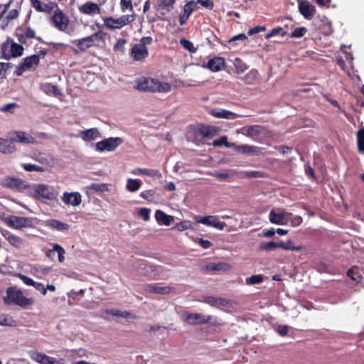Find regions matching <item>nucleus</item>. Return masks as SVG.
I'll return each mask as SVG.
<instances>
[{"instance_id": "obj_17", "label": "nucleus", "mask_w": 364, "mask_h": 364, "mask_svg": "<svg viewBox=\"0 0 364 364\" xmlns=\"http://www.w3.org/2000/svg\"><path fill=\"white\" fill-rule=\"evenodd\" d=\"M3 185L4 187L17 191L24 190L27 186L24 181L11 176H6L4 178Z\"/></svg>"}, {"instance_id": "obj_8", "label": "nucleus", "mask_w": 364, "mask_h": 364, "mask_svg": "<svg viewBox=\"0 0 364 364\" xmlns=\"http://www.w3.org/2000/svg\"><path fill=\"white\" fill-rule=\"evenodd\" d=\"M123 140L120 137H109L108 139L98 141L96 144V149L100 152L107 151H112L117 146L122 144Z\"/></svg>"}, {"instance_id": "obj_51", "label": "nucleus", "mask_w": 364, "mask_h": 364, "mask_svg": "<svg viewBox=\"0 0 364 364\" xmlns=\"http://www.w3.org/2000/svg\"><path fill=\"white\" fill-rule=\"evenodd\" d=\"M175 2L176 0H159V6L161 9L170 11L173 9Z\"/></svg>"}, {"instance_id": "obj_20", "label": "nucleus", "mask_w": 364, "mask_h": 364, "mask_svg": "<svg viewBox=\"0 0 364 364\" xmlns=\"http://www.w3.org/2000/svg\"><path fill=\"white\" fill-rule=\"evenodd\" d=\"M197 8L196 2L193 0L188 1L183 8V14L179 16V24L181 26L186 23V21L193 11Z\"/></svg>"}, {"instance_id": "obj_2", "label": "nucleus", "mask_w": 364, "mask_h": 364, "mask_svg": "<svg viewBox=\"0 0 364 364\" xmlns=\"http://www.w3.org/2000/svg\"><path fill=\"white\" fill-rule=\"evenodd\" d=\"M107 37H109L108 33L100 30L91 36L75 40L73 41V43L80 50L85 51L91 47H98L100 44L105 45Z\"/></svg>"}, {"instance_id": "obj_14", "label": "nucleus", "mask_w": 364, "mask_h": 364, "mask_svg": "<svg viewBox=\"0 0 364 364\" xmlns=\"http://www.w3.org/2000/svg\"><path fill=\"white\" fill-rule=\"evenodd\" d=\"M292 216V213L287 212L276 213L274 210H272L269 215V220L272 223L277 225H286L289 222L290 218Z\"/></svg>"}, {"instance_id": "obj_43", "label": "nucleus", "mask_w": 364, "mask_h": 364, "mask_svg": "<svg viewBox=\"0 0 364 364\" xmlns=\"http://www.w3.org/2000/svg\"><path fill=\"white\" fill-rule=\"evenodd\" d=\"M226 266H227V264H225V263H221V262L213 263V262H211V263L207 264L204 267H203V270H205V271H208V272L220 271V270H224L225 267Z\"/></svg>"}, {"instance_id": "obj_61", "label": "nucleus", "mask_w": 364, "mask_h": 364, "mask_svg": "<svg viewBox=\"0 0 364 364\" xmlns=\"http://www.w3.org/2000/svg\"><path fill=\"white\" fill-rule=\"evenodd\" d=\"M289 221L292 226L296 227V226L300 225L302 223L303 219L301 216H298V215L294 216L292 215V216L289 219Z\"/></svg>"}, {"instance_id": "obj_60", "label": "nucleus", "mask_w": 364, "mask_h": 364, "mask_svg": "<svg viewBox=\"0 0 364 364\" xmlns=\"http://www.w3.org/2000/svg\"><path fill=\"white\" fill-rule=\"evenodd\" d=\"M119 23H121L122 28L123 26H124L125 25L131 23L134 20L132 16H131L129 15L122 16L120 18H119Z\"/></svg>"}, {"instance_id": "obj_55", "label": "nucleus", "mask_w": 364, "mask_h": 364, "mask_svg": "<svg viewBox=\"0 0 364 364\" xmlns=\"http://www.w3.org/2000/svg\"><path fill=\"white\" fill-rule=\"evenodd\" d=\"M144 176H149L156 178H160L162 176L161 172L159 170L150 168H144Z\"/></svg>"}, {"instance_id": "obj_11", "label": "nucleus", "mask_w": 364, "mask_h": 364, "mask_svg": "<svg viewBox=\"0 0 364 364\" xmlns=\"http://www.w3.org/2000/svg\"><path fill=\"white\" fill-rule=\"evenodd\" d=\"M10 139L13 142L21 144H35L36 139L30 134L23 131H13L9 134Z\"/></svg>"}, {"instance_id": "obj_47", "label": "nucleus", "mask_w": 364, "mask_h": 364, "mask_svg": "<svg viewBox=\"0 0 364 364\" xmlns=\"http://www.w3.org/2000/svg\"><path fill=\"white\" fill-rule=\"evenodd\" d=\"M347 276L349 277L352 280L355 281L356 282H360L363 277L359 274L358 272H355V267L350 268L347 271Z\"/></svg>"}, {"instance_id": "obj_64", "label": "nucleus", "mask_w": 364, "mask_h": 364, "mask_svg": "<svg viewBox=\"0 0 364 364\" xmlns=\"http://www.w3.org/2000/svg\"><path fill=\"white\" fill-rule=\"evenodd\" d=\"M33 287L41 291V293L43 294V295H46V293H47V289L44 287V285L42 284V283H40V282H35L34 285H33Z\"/></svg>"}, {"instance_id": "obj_30", "label": "nucleus", "mask_w": 364, "mask_h": 364, "mask_svg": "<svg viewBox=\"0 0 364 364\" xmlns=\"http://www.w3.org/2000/svg\"><path fill=\"white\" fill-rule=\"evenodd\" d=\"M16 146L13 144V141L1 138L0 141V152L6 154H12L16 151Z\"/></svg>"}, {"instance_id": "obj_4", "label": "nucleus", "mask_w": 364, "mask_h": 364, "mask_svg": "<svg viewBox=\"0 0 364 364\" xmlns=\"http://www.w3.org/2000/svg\"><path fill=\"white\" fill-rule=\"evenodd\" d=\"M35 197L39 200H55L58 197V192L53 187L45 185L37 184L33 188Z\"/></svg>"}, {"instance_id": "obj_52", "label": "nucleus", "mask_w": 364, "mask_h": 364, "mask_svg": "<svg viewBox=\"0 0 364 364\" xmlns=\"http://www.w3.org/2000/svg\"><path fill=\"white\" fill-rule=\"evenodd\" d=\"M307 33V29L305 27L296 28L290 34L291 38H302Z\"/></svg>"}, {"instance_id": "obj_10", "label": "nucleus", "mask_w": 364, "mask_h": 364, "mask_svg": "<svg viewBox=\"0 0 364 364\" xmlns=\"http://www.w3.org/2000/svg\"><path fill=\"white\" fill-rule=\"evenodd\" d=\"M39 55L36 54L25 58L23 63L18 67L16 75L20 76L24 71L34 68L39 64Z\"/></svg>"}, {"instance_id": "obj_39", "label": "nucleus", "mask_w": 364, "mask_h": 364, "mask_svg": "<svg viewBox=\"0 0 364 364\" xmlns=\"http://www.w3.org/2000/svg\"><path fill=\"white\" fill-rule=\"evenodd\" d=\"M263 127L260 125H252L246 128V135L250 137L257 136L263 132Z\"/></svg>"}, {"instance_id": "obj_40", "label": "nucleus", "mask_w": 364, "mask_h": 364, "mask_svg": "<svg viewBox=\"0 0 364 364\" xmlns=\"http://www.w3.org/2000/svg\"><path fill=\"white\" fill-rule=\"evenodd\" d=\"M208 145H213L215 147H219L221 146H225L228 148H233L234 143H230L228 141L227 136H223L219 139L213 140L212 143H206Z\"/></svg>"}, {"instance_id": "obj_45", "label": "nucleus", "mask_w": 364, "mask_h": 364, "mask_svg": "<svg viewBox=\"0 0 364 364\" xmlns=\"http://www.w3.org/2000/svg\"><path fill=\"white\" fill-rule=\"evenodd\" d=\"M357 144L359 152L364 154V128L359 129L357 133Z\"/></svg>"}, {"instance_id": "obj_16", "label": "nucleus", "mask_w": 364, "mask_h": 364, "mask_svg": "<svg viewBox=\"0 0 364 364\" xmlns=\"http://www.w3.org/2000/svg\"><path fill=\"white\" fill-rule=\"evenodd\" d=\"M149 52L144 43L135 44L131 50V56L134 60H142L148 56Z\"/></svg>"}, {"instance_id": "obj_7", "label": "nucleus", "mask_w": 364, "mask_h": 364, "mask_svg": "<svg viewBox=\"0 0 364 364\" xmlns=\"http://www.w3.org/2000/svg\"><path fill=\"white\" fill-rule=\"evenodd\" d=\"M219 128L215 126L200 124L193 129V135L201 140L211 139L219 133Z\"/></svg>"}, {"instance_id": "obj_13", "label": "nucleus", "mask_w": 364, "mask_h": 364, "mask_svg": "<svg viewBox=\"0 0 364 364\" xmlns=\"http://www.w3.org/2000/svg\"><path fill=\"white\" fill-rule=\"evenodd\" d=\"M211 319V316H205L200 313H188L185 321L190 325H197L208 323Z\"/></svg>"}, {"instance_id": "obj_19", "label": "nucleus", "mask_w": 364, "mask_h": 364, "mask_svg": "<svg viewBox=\"0 0 364 364\" xmlns=\"http://www.w3.org/2000/svg\"><path fill=\"white\" fill-rule=\"evenodd\" d=\"M62 201L66 205L78 206L82 203V196L78 192H65L62 196Z\"/></svg>"}, {"instance_id": "obj_23", "label": "nucleus", "mask_w": 364, "mask_h": 364, "mask_svg": "<svg viewBox=\"0 0 364 364\" xmlns=\"http://www.w3.org/2000/svg\"><path fill=\"white\" fill-rule=\"evenodd\" d=\"M299 10L301 14L306 19H311L316 12L315 7L309 1L299 2Z\"/></svg>"}, {"instance_id": "obj_6", "label": "nucleus", "mask_w": 364, "mask_h": 364, "mask_svg": "<svg viewBox=\"0 0 364 364\" xmlns=\"http://www.w3.org/2000/svg\"><path fill=\"white\" fill-rule=\"evenodd\" d=\"M2 220L7 226L16 230H21L25 228H31L33 225L31 220L26 217L11 215L7 217H3Z\"/></svg>"}, {"instance_id": "obj_57", "label": "nucleus", "mask_w": 364, "mask_h": 364, "mask_svg": "<svg viewBox=\"0 0 364 364\" xmlns=\"http://www.w3.org/2000/svg\"><path fill=\"white\" fill-rule=\"evenodd\" d=\"M127 40L124 38H119L117 43L114 45L113 48L115 51H124V46L127 43Z\"/></svg>"}, {"instance_id": "obj_3", "label": "nucleus", "mask_w": 364, "mask_h": 364, "mask_svg": "<svg viewBox=\"0 0 364 364\" xmlns=\"http://www.w3.org/2000/svg\"><path fill=\"white\" fill-rule=\"evenodd\" d=\"M4 301L7 305L15 304L21 307H26L33 302L31 298H26L23 292L15 287H9L6 289V296L4 297Z\"/></svg>"}, {"instance_id": "obj_22", "label": "nucleus", "mask_w": 364, "mask_h": 364, "mask_svg": "<svg viewBox=\"0 0 364 364\" xmlns=\"http://www.w3.org/2000/svg\"><path fill=\"white\" fill-rule=\"evenodd\" d=\"M1 232L4 237L13 247L16 248H21L23 246V240L21 237L16 236L11 233L9 230L4 229L1 230Z\"/></svg>"}, {"instance_id": "obj_42", "label": "nucleus", "mask_w": 364, "mask_h": 364, "mask_svg": "<svg viewBox=\"0 0 364 364\" xmlns=\"http://www.w3.org/2000/svg\"><path fill=\"white\" fill-rule=\"evenodd\" d=\"M141 187V181L138 179L128 178L126 188L130 192H135Z\"/></svg>"}, {"instance_id": "obj_48", "label": "nucleus", "mask_w": 364, "mask_h": 364, "mask_svg": "<svg viewBox=\"0 0 364 364\" xmlns=\"http://www.w3.org/2000/svg\"><path fill=\"white\" fill-rule=\"evenodd\" d=\"M264 280V277L262 274H254L250 277L246 279V284L247 285H254L262 283Z\"/></svg>"}, {"instance_id": "obj_56", "label": "nucleus", "mask_w": 364, "mask_h": 364, "mask_svg": "<svg viewBox=\"0 0 364 364\" xmlns=\"http://www.w3.org/2000/svg\"><path fill=\"white\" fill-rule=\"evenodd\" d=\"M283 250L291 251H301L303 250V247L301 245H294L292 241L287 240V242H285V245L284 247H283Z\"/></svg>"}, {"instance_id": "obj_33", "label": "nucleus", "mask_w": 364, "mask_h": 364, "mask_svg": "<svg viewBox=\"0 0 364 364\" xmlns=\"http://www.w3.org/2000/svg\"><path fill=\"white\" fill-rule=\"evenodd\" d=\"M24 48L21 43H16L13 41L11 43L10 46V54L9 55L11 58H17L23 55Z\"/></svg>"}, {"instance_id": "obj_1", "label": "nucleus", "mask_w": 364, "mask_h": 364, "mask_svg": "<svg viewBox=\"0 0 364 364\" xmlns=\"http://www.w3.org/2000/svg\"><path fill=\"white\" fill-rule=\"evenodd\" d=\"M136 88L144 92H168L171 90V85L154 78L143 77L138 80Z\"/></svg>"}, {"instance_id": "obj_15", "label": "nucleus", "mask_w": 364, "mask_h": 364, "mask_svg": "<svg viewBox=\"0 0 364 364\" xmlns=\"http://www.w3.org/2000/svg\"><path fill=\"white\" fill-rule=\"evenodd\" d=\"M225 65V58L223 57L215 56L208 60L206 64L203 65V68L210 70L212 72H219L222 70Z\"/></svg>"}, {"instance_id": "obj_28", "label": "nucleus", "mask_w": 364, "mask_h": 364, "mask_svg": "<svg viewBox=\"0 0 364 364\" xmlns=\"http://www.w3.org/2000/svg\"><path fill=\"white\" fill-rule=\"evenodd\" d=\"M81 138L84 141L95 140L100 136V132L97 128H91L80 132Z\"/></svg>"}, {"instance_id": "obj_31", "label": "nucleus", "mask_w": 364, "mask_h": 364, "mask_svg": "<svg viewBox=\"0 0 364 364\" xmlns=\"http://www.w3.org/2000/svg\"><path fill=\"white\" fill-rule=\"evenodd\" d=\"M211 114L215 117L228 119H234L237 117L235 113L223 109H213Z\"/></svg>"}, {"instance_id": "obj_34", "label": "nucleus", "mask_w": 364, "mask_h": 364, "mask_svg": "<svg viewBox=\"0 0 364 364\" xmlns=\"http://www.w3.org/2000/svg\"><path fill=\"white\" fill-rule=\"evenodd\" d=\"M53 252H58V261L60 262H63L65 261V251L64 250V248L63 247H61L60 245L57 244V243H55L53 245V249L52 250H49L47 253H46V255L47 257H50L51 253Z\"/></svg>"}, {"instance_id": "obj_44", "label": "nucleus", "mask_w": 364, "mask_h": 364, "mask_svg": "<svg viewBox=\"0 0 364 364\" xmlns=\"http://www.w3.org/2000/svg\"><path fill=\"white\" fill-rule=\"evenodd\" d=\"M287 32L284 30V28L283 27H276L272 28L270 32L266 34L265 38L269 39L273 36L280 35L281 36L284 37L287 35Z\"/></svg>"}, {"instance_id": "obj_29", "label": "nucleus", "mask_w": 364, "mask_h": 364, "mask_svg": "<svg viewBox=\"0 0 364 364\" xmlns=\"http://www.w3.org/2000/svg\"><path fill=\"white\" fill-rule=\"evenodd\" d=\"M41 90L48 95H53L56 97L62 95L57 85H54L49 82L41 84Z\"/></svg>"}, {"instance_id": "obj_9", "label": "nucleus", "mask_w": 364, "mask_h": 364, "mask_svg": "<svg viewBox=\"0 0 364 364\" xmlns=\"http://www.w3.org/2000/svg\"><path fill=\"white\" fill-rule=\"evenodd\" d=\"M15 36L17 37L18 42L21 44H26L27 39L36 38V31L30 26H27L26 23L16 28Z\"/></svg>"}, {"instance_id": "obj_63", "label": "nucleus", "mask_w": 364, "mask_h": 364, "mask_svg": "<svg viewBox=\"0 0 364 364\" xmlns=\"http://www.w3.org/2000/svg\"><path fill=\"white\" fill-rule=\"evenodd\" d=\"M19 278L21 279V281L25 284H26L28 286H33V285H34V284L36 282L33 279H31V278H30V277H27L26 275L21 274H19Z\"/></svg>"}, {"instance_id": "obj_54", "label": "nucleus", "mask_w": 364, "mask_h": 364, "mask_svg": "<svg viewBox=\"0 0 364 364\" xmlns=\"http://www.w3.org/2000/svg\"><path fill=\"white\" fill-rule=\"evenodd\" d=\"M191 226L192 225L191 221L184 220L176 223L174 227V229L181 232L190 229Z\"/></svg>"}, {"instance_id": "obj_5", "label": "nucleus", "mask_w": 364, "mask_h": 364, "mask_svg": "<svg viewBox=\"0 0 364 364\" xmlns=\"http://www.w3.org/2000/svg\"><path fill=\"white\" fill-rule=\"evenodd\" d=\"M53 11H54V13L50 17V23L58 30L65 32L68 28L70 23L69 18L58 6Z\"/></svg>"}, {"instance_id": "obj_49", "label": "nucleus", "mask_w": 364, "mask_h": 364, "mask_svg": "<svg viewBox=\"0 0 364 364\" xmlns=\"http://www.w3.org/2000/svg\"><path fill=\"white\" fill-rule=\"evenodd\" d=\"M180 44L190 53H194L197 50V48L194 47L193 43L186 38H181Z\"/></svg>"}, {"instance_id": "obj_24", "label": "nucleus", "mask_w": 364, "mask_h": 364, "mask_svg": "<svg viewBox=\"0 0 364 364\" xmlns=\"http://www.w3.org/2000/svg\"><path fill=\"white\" fill-rule=\"evenodd\" d=\"M45 225L52 230L60 232H65L70 229V225L56 219H49L46 220Z\"/></svg>"}, {"instance_id": "obj_26", "label": "nucleus", "mask_w": 364, "mask_h": 364, "mask_svg": "<svg viewBox=\"0 0 364 364\" xmlns=\"http://www.w3.org/2000/svg\"><path fill=\"white\" fill-rule=\"evenodd\" d=\"M155 218L156 221L164 225H170L171 223L173 221L174 218L172 215H169L166 214L164 211L161 210H157L155 212Z\"/></svg>"}, {"instance_id": "obj_25", "label": "nucleus", "mask_w": 364, "mask_h": 364, "mask_svg": "<svg viewBox=\"0 0 364 364\" xmlns=\"http://www.w3.org/2000/svg\"><path fill=\"white\" fill-rule=\"evenodd\" d=\"M79 10L81 13L87 15H94L100 12L99 5L92 1L86 2L79 8Z\"/></svg>"}, {"instance_id": "obj_21", "label": "nucleus", "mask_w": 364, "mask_h": 364, "mask_svg": "<svg viewBox=\"0 0 364 364\" xmlns=\"http://www.w3.org/2000/svg\"><path fill=\"white\" fill-rule=\"evenodd\" d=\"M233 149L238 153L251 155H259L261 151V148L249 144L236 145L234 144Z\"/></svg>"}, {"instance_id": "obj_38", "label": "nucleus", "mask_w": 364, "mask_h": 364, "mask_svg": "<svg viewBox=\"0 0 364 364\" xmlns=\"http://www.w3.org/2000/svg\"><path fill=\"white\" fill-rule=\"evenodd\" d=\"M233 65L235 68V73L237 74H242L248 68L246 63L240 58H236L234 60Z\"/></svg>"}, {"instance_id": "obj_35", "label": "nucleus", "mask_w": 364, "mask_h": 364, "mask_svg": "<svg viewBox=\"0 0 364 364\" xmlns=\"http://www.w3.org/2000/svg\"><path fill=\"white\" fill-rule=\"evenodd\" d=\"M87 189L95 193H103L109 191V184L92 183L87 186Z\"/></svg>"}, {"instance_id": "obj_12", "label": "nucleus", "mask_w": 364, "mask_h": 364, "mask_svg": "<svg viewBox=\"0 0 364 364\" xmlns=\"http://www.w3.org/2000/svg\"><path fill=\"white\" fill-rule=\"evenodd\" d=\"M32 7L38 12L51 14V12L58 8V4L53 1L43 3L41 0H30Z\"/></svg>"}, {"instance_id": "obj_32", "label": "nucleus", "mask_w": 364, "mask_h": 364, "mask_svg": "<svg viewBox=\"0 0 364 364\" xmlns=\"http://www.w3.org/2000/svg\"><path fill=\"white\" fill-rule=\"evenodd\" d=\"M146 291L158 294H168L171 292V288L170 287H158L155 285L149 284L146 286Z\"/></svg>"}, {"instance_id": "obj_59", "label": "nucleus", "mask_w": 364, "mask_h": 364, "mask_svg": "<svg viewBox=\"0 0 364 364\" xmlns=\"http://www.w3.org/2000/svg\"><path fill=\"white\" fill-rule=\"evenodd\" d=\"M154 192L152 190H146V191H142L140 193V196L141 198H143L144 199L151 201L154 198Z\"/></svg>"}, {"instance_id": "obj_53", "label": "nucleus", "mask_w": 364, "mask_h": 364, "mask_svg": "<svg viewBox=\"0 0 364 364\" xmlns=\"http://www.w3.org/2000/svg\"><path fill=\"white\" fill-rule=\"evenodd\" d=\"M23 168L26 171H38V172H43L44 171V168L39 166L36 164H23Z\"/></svg>"}, {"instance_id": "obj_41", "label": "nucleus", "mask_w": 364, "mask_h": 364, "mask_svg": "<svg viewBox=\"0 0 364 364\" xmlns=\"http://www.w3.org/2000/svg\"><path fill=\"white\" fill-rule=\"evenodd\" d=\"M259 73L255 69L250 70L243 77L244 82L247 85L254 84L257 80Z\"/></svg>"}, {"instance_id": "obj_18", "label": "nucleus", "mask_w": 364, "mask_h": 364, "mask_svg": "<svg viewBox=\"0 0 364 364\" xmlns=\"http://www.w3.org/2000/svg\"><path fill=\"white\" fill-rule=\"evenodd\" d=\"M197 222L207 226L215 228L220 230H223L226 226L225 223L219 221L215 215L204 216L197 220Z\"/></svg>"}, {"instance_id": "obj_50", "label": "nucleus", "mask_w": 364, "mask_h": 364, "mask_svg": "<svg viewBox=\"0 0 364 364\" xmlns=\"http://www.w3.org/2000/svg\"><path fill=\"white\" fill-rule=\"evenodd\" d=\"M277 242L271 241L267 242H262L259 245V249L262 251H272L277 249Z\"/></svg>"}, {"instance_id": "obj_58", "label": "nucleus", "mask_w": 364, "mask_h": 364, "mask_svg": "<svg viewBox=\"0 0 364 364\" xmlns=\"http://www.w3.org/2000/svg\"><path fill=\"white\" fill-rule=\"evenodd\" d=\"M150 209L146 208H142L139 210L138 215L140 218H141L144 221H148L149 220V214Z\"/></svg>"}, {"instance_id": "obj_36", "label": "nucleus", "mask_w": 364, "mask_h": 364, "mask_svg": "<svg viewBox=\"0 0 364 364\" xmlns=\"http://www.w3.org/2000/svg\"><path fill=\"white\" fill-rule=\"evenodd\" d=\"M12 41V39L8 38V39L4 42L1 46L0 53H1V57L6 59V60H10L11 56L10 54V46L11 43Z\"/></svg>"}, {"instance_id": "obj_37", "label": "nucleus", "mask_w": 364, "mask_h": 364, "mask_svg": "<svg viewBox=\"0 0 364 364\" xmlns=\"http://www.w3.org/2000/svg\"><path fill=\"white\" fill-rule=\"evenodd\" d=\"M119 19L113 17H107L104 19V26L109 29H119L122 28Z\"/></svg>"}, {"instance_id": "obj_62", "label": "nucleus", "mask_w": 364, "mask_h": 364, "mask_svg": "<svg viewBox=\"0 0 364 364\" xmlns=\"http://www.w3.org/2000/svg\"><path fill=\"white\" fill-rule=\"evenodd\" d=\"M17 107H18V105L15 102L9 103V104H6L4 106H2L1 107H0V111L9 112L12 113L13 112L12 109Z\"/></svg>"}, {"instance_id": "obj_27", "label": "nucleus", "mask_w": 364, "mask_h": 364, "mask_svg": "<svg viewBox=\"0 0 364 364\" xmlns=\"http://www.w3.org/2000/svg\"><path fill=\"white\" fill-rule=\"evenodd\" d=\"M31 358L40 364H55V359L43 353L36 352L32 354Z\"/></svg>"}, {"instance_id": "obj_46", "label": "nucleus", "mask_w": 364, "mask_h": 364, "mask_svg": "<svg viewBox=\"0 0 364 364\" xmlns=\"http://www.w3.org/2000/svg\"><path fill=\"white\" fill-rule=\"evenodd\" d=\"M0 326H15L16 321L8 315H0Z\"/></svg>"}]
</instances>
